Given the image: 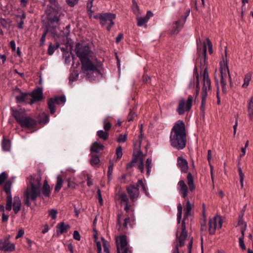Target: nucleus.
I'll return each instance as SVG.
<instances>
[{"label": "nucleus", "instance_id": "nucleus-47", "mask_svg": "<svg viewBox=\"0 0 253 253\" xmlns=\"http://www.w3.org/2000/svg\"><path fill=\"white\" fill-rule=\"evenodd\" d=\"M215 81L216 87V96L217 98V105H220V98L219 96V87L218 84V80L216 77H215Z\"/></svg>", "mask_w": 253, "mask_h": 253}, {"label": "nucleus", "instance_id": "nucleus-35", "mask_svg": "<svg viewBox=\"0 0 253 253\" xmlns=\"http://www.w3.org/2000/svg\"><path fill=\"white\" fill-rule=\"evenodd\" d=\"M190 12V9L189 8L184 13L183 15H182L180 18L177 21H176V24L178 23H181L182 24H185L187 17L189 16Z\"/></svg>", "mask_w": 253, "mask_h": 253}, {"label": "nucleus", "instance_id": "nucleus-25", "mask_svg": "<svg viewBox=\"0 0 253 253\" xmlns=\"http://www.w3.org/2000/svg\"><path fill=\"white\" fill-rule=\"evenodd\" d=\"M173 24L174 25V26L172 27L170 30V34L171 35L178 34L183 28L185 24H182L181 23L176 24L175 21L173 22Z\"/></svg>", "mask_w": 253, "mask_h": 253}, {"label": "nucleus", "instance_id": "nucleus-30", "mask_svg": "<svg viewBox=\"0 0 253 253\" xmlns=\"http://www.w3.org/2000/svg\"><path fill=\"white\" fill-rule=\"evenodd\" d=\"M186 201V207L184 209V216L189 217L191 214L192 206L188 198L185 200Z\"/></svg>", "mask_w": 253, "mask_h": 253}, {"label": "nucleus", "instance_id": "nucleus-51", "mask_svg": "<svg viewBox=\"0 0 253 253\" xmlns=\"http://www.w3.org/2000/svg\"><path fill=\"white\" fill-rule=\"evenodd\" d=\"M136 116V115L135 112L133 110V109H130L127 117V120L128 122L133 121Z\"/></svg>", "mask_w": 253, "mask_h": 253}, {"label": "nucleus", "instance_id": "nucleus-28", "mask_svg": "<svg viewBox=\"0 0 253 253\" xmlns=\"http://www.w3.org/2000/svg\"><path fill=\"white\" fill-rule=\"evenodd\" d=\"M93 0H88L86 4L87 13L90 18H95L94 9H92Z\"/></svg>", "mask_w": 253, "mask_h": 253}, {"label": "nucleus", "instance_id": "nucleus-60", "mask_svg": "<svg viewBox=\"0 0 253 253\" xmlns=\"http://www.w3.org/2000/svg\"><path fill=\"white\" fill-rule=\"evenodd\" d=\"M8 175L5 172H2L0 174V185L4 183V181L7 178Z\"/></svg>", "mask_w": 253, "mask_h": 253}, {"label": "nucleus", "instance_id": "nucleus-11", "mask_svg": "<svg viewBox=\"0 0 253 253\" xmlns=\"http://www.w3.org/2000/svg\"><path fill=\"white\" fill-rule=\"evenodd\" d=\"M127 192L129 194L130 199L132 201L137 199L139 195V189L137 187V184H130L126 187Z\"/></svg>", "mask_w": 253, "mask_h": 253}, {"label": "nucleus", "instance_id": "nucleus-2", "mask_svg": "<svg viewBox=\"0 0 253 253\" xmlns=\"http://www.w3.org/2000/svg\"><path fill=\"white\" fill-rule=\"evenodd\" d=\"M186 128L183 120H179L173 126L169 137L171 146L178 150L183 149L187 142Z\"/></svg>", "mask_w": 253, "mask_h": 253}, {"label": "nucleus", "instance_id": "nucleus-16", "mask_svg": "<svg viewBox=\"0 0 253 253\" xmlns=\"http://www.w3.org/2000/svg\"><path fill=\"white\" fill-rule=\"evenodd\" d=\"M222 56V61H220L219 63L220 65V80L223 79V81H225V78L227 77L226 74V70L227 71V73H228V70H229L228 65V62L227 59H226V61H225L224 57L223 55Z\"/></svg>", "mask_w": 253, "mask_h": 253}, {"label": "nucleus", "instance_id": "nucleus-55", "mask_svg": "<svg viewBox=\"0 0 253 253\" xmlns=\"http://www.w3.org/2000/svg\"><path fill=\"white\" fill-rule=\"evenodd\" d=\"M56 26H49L46 30H48V32L51 33L53 36H55L57 34V31L56 30Z\"/></svg>", "mask_w": 253, "mask_h": 253}, {"label": "nucleus", "instance_id": "nucleus-18", "mask_svg": "<svg viewBox=\"0 0 253 253\" xmlns=\"http://www.w3.org/2000/svg\"><path fill=\"white\" fill-rule=\"evenodd\" d=\"M201 95H202V100H201V106L200 107V116L204 120L205 118V116L206 98L208 96V92L202 91Z\"/></svg>", "mask_w": 253, "mask_h": 253}, {"label": "nucleus", "instance_id": "nucleus-58", "mask_svg": "<svg viewBox=\"0 0 253 253\" xmlns=\"http://www.w3.org/2000/svg\"><path fill=\"white\" fill-rule=\"evenodd\" d=\"M68 182V187L69 188H75L76 187V184L74 182V178L72 177L68 178L67 179Z\"/></svg>", "mask_w": 253, "mask_h": 253}, {"label": "nucleus", "instance_id": "nucleus-40", "mask_svg": "<svg viewBox=\"0 0 253 253\" xmlns=\"http://www.w3.org/2000/svg\"><path fill=\"white\" fill-rule=\"evenodd\" d=\"M251 78L252 74L251 73H248L245 75L244 79V84H242L243 88H247V87L249 85L250 82L251 80Z\"/></svg>", "mask_w": 253, "mask_h": 253}, {"label": "nucleus", "instance_id": "nucleus-7", "mask_svg": "<svg viewBox=\"0 0 253 253\" xmlns=\"http://www.w3.org/2000/svg\"><path fill=\"white\" fill-rule=\"evenodd\" d=\"M193 97L190 95L188 96L186 103L184 98H182L180 99L178 106L176 109V111L179 115H183L185 111H189L192 106Z\"/></svg>", "mask_w": 253, "mask_h": 253}, {"label": "nucleus", "instance_id": "nucleus-4", "mask_svg": "<svg viewBox=\"0 0 253 253\" xmlns=\"http://www.w3.org/2000/svg\"><path fill=\"white\" fill-rule=\"evenodd\" d=\"M11 114L17 122L23 128H35L38 126V121L32 117L26 115L22 111L11 108Z\"/></svg>", "mask_w": 253, "mask_h": 253}, {"label": "nucleus", "instance_id": "nucleus-59", "mask_svg": "<svg viewBox=\"0 0 253 253\" xmlns=\"http://www.w3.org/2000/svg\"><path fill=\"white\" fill-rule=\"evenodd\" d=\"M247 225V223L243 220V214H240L238 217V225L241 226Z\"/></svg>", "mask_w": 253, "mask_h": 253}, {"label": "nucleus", "instance_id": "nucleus-34", "mask_svg": "<svg viewBox=\"0 0 253 253\" xmlns=\"http://www.w3.org/2000/svg\"><path fill=\"white\" fill-rule=\"evenodd\" d=\"M202 214L203 219L201 221V230H203V227L206 228V206L205 204H203L202 205Z\"/></svg>", "mask_w": 253, "mask_h": 253}, {"label": "nucleus", "instance_id": "nucleus-21", "mask_svg": "<svg viewBox=\"0 0 253 253\" xmlns=\"http://www.w3.org/2000/svg\"><path fill=\"white\" fill-rule=\"evenodd\" d=\"M203 84L207 86L208 87V89H211V81L209 78V73H208V68L207 66L205 67L204 70V73L203 75Z\"/></svg>", "mask_w": 253, "mask_h": 253}, {"label": "nucleus", "instance_id": "nucleus-8", "mask_svg": "<svg viewBox=\"0 0 253 253\" xmlns=\"http://www.w3.org/2000/svg\"><path fill=\"white\" fill-rule=\"evenodd\" d=\"M10 235H7L3 239H0V251L11 253L15 250V244L10 242Z\"/></svg>", "mask_w": 253, "mask_h": 253}, {"label": "nucleus", "instance_id": "nucleus-54", "mask_svg": "<svg viewBox=\"0 0 253 253\" xmlns=\"http://www.w3.org/2000/svg\"><path fill=\"white\" fill-rule=\"evenodd\" d=\"M248 111L250 119L253 120V103L248 104Z\"/></svg>", "mask_w": 253, "mask_h": 253}, {"label": "nucleus", "instance_id": "nucleus-14", "mask_svg": "<svg viewBox=\"0 0 253 253\" xmlns=\"http://www.w3.org/2000/svg\"><path fill=\"white\" fill-rule=\"evenodd\" d=\"M177 189L179 194L185 200L187 199L188 187L183 180H180L177 184Z\"/></svg>", "mask_w": 253, "mask_h": 253}, {"label": "nucleus", "instance_id": "nucleus-64", "mask_svg": "<svg viewBox=\"0 0 253 253\" xmlns=\"http://www.w3.org/2000/svg\"><path fill=\"white\" fill-rule=\"evenodd\" d=\"M49 216H51L53 219H55L57 217V211L54 209H51L48 211Z\"/></svg>", "mask_w": 253, "mask_h": 253}, {"label": "nucleus", "instance_id": "nucleus-43", "mask_svg": "<svg viewBox=\"0 0 253 253\" xmlns=\"http://www.w3.org/2000/svg\"><path fill=\"white\" fill-rule=\"evenodd\" d=\"M176 236L177 238H178V241H179L178 246H179L180 247H182L184 246L185 241V240L186 239L188 235L182 236V235H180V236L178 237V231H177V232L176 233Z\"/></svg>", "mask_w": 253, "mask_h": 253}, {"label": "nucleus", "instance_id": "nucleus-12", "mask_svg": "<svg viewBox=\"0 0 253 253\" xmlns=\"http://www.w3.org/2000/svg\"><path fill=\"white\" fill-rule=\"evenodd\" d=\"M31 96L32 97L30 100V104L31 105L35 102L42 101L43 99L42 88L38 87L35 89Z\"/></svg>", "mask_w": 253, "mask_h": 253}, {"label": "nucleus", "instance_id": "nucleus-1", "mask_svg": "<svg viewBox=\"0 0 253 253\" xmlns=\"http://www.w3.org/2000/svg\"><path fill=\"white\" fill-rule=\"evenodd\" d=\"M75 51L81 61L83 72L86 74L88 81L92 82L94 80V77L89 72L93 73L95 71V64L93 62V52L88 45L80 42L76 43Z\"/></svg>", "mask_w": 253, "mask_h": 253}, {"label": "nucleus", "instance_id": "nucleus-39", "mask_svg": "<svg viewBox=\"0 0 253 253\" xmlns=\"http://www.w3.org/2000/svg\"><path fill=\"white\" fill-rule=\"evenodd\" d=\"M97 135L100 138L103 140H107L109 138V134L108 132L105 130H100L97 132Z\"/></svg>", "mask_w": 253, "mask_h": 253}, {"label": "nucleus", "instance_id": "nucleus-22", "mask_svg": "<svg viewBox=\"0 0 253 253\" xmlns=\"http://www.w3.org/2000/svg\"><path fill=\"white\" fill-rule=\"evenodd\" d=\"M247 225L242 226L241 227V236L239 238V244L240 247L243 251L246 250V247L244 243L245 232L247 229Z\"/></svg>", "mask_w": 253, "mask_h": 253}, {"label": "nucleus", "instance_id": "nucleus-10", "mask_svg": "<svg viewBox=\"0 0 253 253\" xmlns=\"http://www.w3.org/2000/svg\"><path fill=\"white\" fill-rule=\"evenodd\" d=\"M197 54L201 58L200 63L202 65V59L203 58L204 65L208 67L207 57V44L205 42L202 44L201 43L197 44Z\"/></svg>", "mask_w": 253, "mask_h": 253}, {"label": "nucleus", "instance_id": "nucleus-38", "mask_svg": "<svg viewBox=\"0 0 253 253\" xmlns=\"http://www.w3.org/2000/svg\"><path fill=\"white\" fill-rule=\"evenodd\" d=\"M63 179L61 175H58L57 177V182L54 189L55 192H58L60 191L62 186Z\"/></svg>", "mask_w": 253, "mask_h": 253}, {"label": "nucleus", "instance_id": "nucleus-13", "mask_svg": "<svg viewBox=\"0 0 253 253\" xmlns=\"http://www.w3.org/2000/svg\"><path fill=\"white\" fill-rule=\"evenodd\" d=\"M16 90L19 93V95H16L15 98L17 102L19 103H27L29 101H30L31 94L27 92H22L19 88H16Z\"/></svg>", "mask_w": 253, "mask_h": 253}, {"label": "nucleus", "instance_id": "nucleus-33", "mask_svg": "<svg viewBox=\"0 0 253 253\" xmlns=\"http://www.w3.org/2000/svg\"><path fill=\"white\" fill-rule=\"evenodd\" d=\"M11 147V143L9 139H7L3 137L2 142V147L4 151H8L10 150Z\"/></svg>", "mask_w": 253, "mask_h": 253}, {"label": "nucleus", "instance_id": "nucleus-57", "mask_svg": "<svg viewBox=\"0 0 253 253\" xmlns=\"http://www.w3.org/2000/svg\"><path fill=\"white\" fill-rule=\"evenodd\" d=\"M220 84L221 86L222 92L223 94H226L227 93V90L226 87V81H223V79L220 80Z\"/></svg>", "mask_w": 253, "mask_h": 253}, {"label": "nucleus", "instance_id": "nucleus-26", "mask_svg": "<svg viewBox=\"0 0 253 253\" xmlns=\"http://www.w3.org/2000/svg\"><path fill=\"white\" fill-rule=\"evenodd\" d=\"M59 15L58 12L53 11L47 15L48 19L51 24L58 23L59 21Z\"/></svg>", "mask_w": 253, "mask_h": 253}, {"label": "nucleus", "instance_id": "nucleus-48", "mask_svg": "<svg viewBox=\"0 0 253 253\" xmlns=\"http://www.w3.org/2000/svg\"><path fill=\"white\" fill-rule=\"evenodd\" d=\"M238 170L239 172V175L240 177V181L241 183V188H243L244 186V174L243 172L242 168H241L240 166H238Z\"/></svg>", "mask_w": 253, "mask_h": 253}, {"label": "nucleus", "instance_id": "nucleus-5", "mask_svg": "<svg viewBox=\"0 0 253 253\" xmlns=\"http://www.w3.org/2000/svg\"><path fill=\"white\" fill-rule=\"evenodd\" d=\"M116 15L111 12L98 13L96 15V19H99L102 27H106L107 32H110L112 27L115 25L114 20Z\"/></svg>", "mask_w": 253, "mask_h": 253}, {"label": "nucleus", "instance_id": "nucleus-27", "mask_svg": "<svg viewBox=\"0 0 253 253\" xmlns=\"http://www.w3.org/2000/svg\"><path fill=\"white\" fill-rule=\"evenodd\" d=\"M187 184L189 186L188 189L193 192L196 188L194 182V176L191 172H188L187 175Z\"/></svg>", "mask_w": 253, "mask_h": 253}, {"label": "nucleus", "instance_id": "nucleus-62", "mask_svg": "<svg viewBox=\"0 0 253 253\" xmlns=\"http://www.w3.org/2000/svg\"><path fill=\"white\" fill-rule=\"evenodd\" d=\"M50 4L55 7L58 8L60 3L62 2L63 0H48Z\"/></svg>", "mask_w": 253, "mask_h": 253}, {"label": "nucleus", "instance_id": "nucleus-49", "mask_svg": "<svg viewBox=\"0 0 253 253\" xmlns=\"http://www.w3.org/2000/svg\"><path fill=\"white\" fill-rule=\"evenodd\" d=\"M152 159L148 158L146 161V167L147 169V172L146 174L147 175L150 174V172L151 171V169L152 168Z\"/></svg>", "mask_w": 253, "mask_h": 253}, {"label": "nucleus", "instance_id": "nucleus-29", "mask_svg": "<svg viewBox=\"0 0 253 253\" xmlns=\"http://www.w3.org/2000/svg\"><path fill=\"white\" fill-rule=\"evenodd\" d=\"M51 191L49 185L48 184L46 180L44 181L43 185L42 188V193L45 197H49L50 195Z\"/></svg>", "mask_w": 253, "mask_h": 253}, {"label": "nucleus", "instance_id": "nucleus-19", "mask_svg": "<svg viewBox=\"0 0 253 253\" xmlns=\"http://www.w3.org/2000/svg\"><path fill=\"white\" fill-rule=\"evenodd\" d=\"M134 151L132 154V160H134V162L136 163L138 160L140 162V158H143L144 155L142 152L141 151L140 148L138 149L136 143L133 144Z\"/></svg>", "mask_w": 253, "mask_h": 253}, {"label": "nucleus", "instance_id": "nucleus-44", "mask_svg": "<svg viewBox=\"0 0 253 253\" xmlns=\"http://www.w3.org/2000/svg\"><path fill=\"white\" fill-rule=\"evenodd\" d=\"M70 55H71L72 60H73V64H74V59L75 58V55L73 54L72 52L69 53L68 51H66V52H64L63 55V57L65 58V62L66 63L70 62Z\"/></svg>", "mask_w": 253, "mask_h": 253}, {"label": "nucleus", "instance_id": "nucleus-17", "mask_svg": "<svg viewBox=\"0 0 253 253\" xmlns=\"http://www.w3.org/2000/svg\"><path fill=\"white\" fill-rule=\"evenodd\" d=\"M177 166L182 173H187L189 169L188 163L186 159L182 157H178L177 159Z\"/></svg>", "mask_w": 253, "mask_h": 253}, {"label": "nucleus", "instance_id": "nucleus-61", "mask_svg": "<svg viewBox=\"0 0 253 253\" xmlns=\"http://www.w3.org/2000/svg\"><path fill=\"white\" fill-rule=\"evenodd\" d=\"M48 33V30H45L43 33L41 39H40V46H42L44 44V42L45 41V38Z\"/></svg>", "mask_w": 253, "mask_h": 253}, {"label": "nucleus", "instance_id": "nucleus-42", "mask_svg": "<svg viewBox=\"0 0 253 253\" xmlns=\"http://www.w3.org/2000/svg\"><path fill=\"white\" fill-rule=\"evenodd\" d=\"M114 168V162L113 160H110L109 161V166L108 167V170L107 171V176L108 179L110 180L112 178V173Z\"/></svg>", "mask_w": 253, "mask_h": 253}, {"label": "nucleus", "instance_id": "nucleus-32", "mask_svg": "<svg viewBox=\"0 0 253 253\" xmlns=\"http://www.w3.org/2000/svg\"><path fill=\"white\" fill-rule=\"evenodd\" d=\"M90 151L91 152L90 163L92 166H94L95 165V142L92 143Z\"/></svg>", "mask_w": 253, "mask_h": 253}, {"label": "nucleus", "instance_id": "nucleus-52", "mask_svg": "<svg viewBox=\"0 0 253 253\" xmlns=\"http://www.w3.org/2000/svg\"><path fill=\"white\" fill-rule=\"evenodd\" d=\"M148 21V20L146 18L145 16L143 17H140L137 19V25L138 27L142 26L144 24H145Z\"/></svg>", "mask_w": 253, "mask_h": 253}, {"label": "nucleus", "instance_id": "nucleus-53", "mask_svg": "<svg viewBox=\"0 0 253 253\" xmlns=\"http://www.w3.org/2000/svg\"><path fill=\"white\" fill-rule=\"evenodd\" d=\"M98 232L96 230V247L97 248V253H102V246L100 241H97Z\"/></svg>", "mask_w": 253, "mask_h": 253}, {"label": "nucleus", "instance_id": "nucleus-41", "mask_svg": "<svg viewBox=\"0 0 253 253\" xmlns=\"http://www.w3.org/2000/svg\"><path fill=\"white\" fill-rule=\"evenodd\" d=\"M137 187L139 189V187H141L142 188L143 192L145 193V194L148 196L149 194L147 191V189L144 184L142 179H139L136 183Z\"/></svg>", "mask_w": 253, "mask_h": 253}, {"label": "nucleus", "instance_id": "nucleus-6", "mask_svg": "<svg viewBox=\"0 0 253 253\" xmlns=\"http://www.w3.org/2000/svg\"><path fill=\"white\" fill-rule=\"evenodd\" d=\"M117 253H132V251L128 247L127 236L121 235L116 239Z\"/></svg>", "mask_w": 253, "mask_h": 253}, {"label": "nucleus", "instance_id": "nucleus-36", "mask_svg": "<svg viewBox=\"0 0 253 253\" xmlns=\"http://www.w3.org/2000/svg\"><path fill=\"white\" fill-rule=\"evenodd\" d=\"M188 218V217H186L185 218V216H183V220L181 221V232L180 235H182V236L188 235V231L186 230V221Z\"/></svg>", "mask_w": 253, "mask_h": 253}, {"label": "nucleus", "instance_id": "nucleus-31", "mask_svg": "<svg viewBox=\"0 0 253 253\" xmlns=\"http://www.w3.org/2000/svg\"><path fill=\"white\" fill-rule=\"evenodd\" d=\"M12 184L11 179H8L5 182L3 186V190L6 195L11 194V188Z\"/></svg>", "mask_w": 253, "mask_h": 253}, {"label": "nucleus", "instance_id": "nucleus-9", "mask_svg": "<svg viewBox=\"0 0 253 253\" xmlns=\"http://www.w3.org/2000/svg\"><path fill=\"white\" fill-rule=\"evenodd\" d=\"M66 97L64 95L56 96L54 98H50L47 101L48 108L50 113L54 114L55 112V104L60 105L64 104L66 102Z\"/></svg>", "mask_w": 253, "mask_h": 253}, {"label": "nucleus", "instance_id": "nucleus-15", "mask_svg": "<svg viewBox=\"0 0 253 253\" xmlns=\"http://www.w3.org/2000/svg\"><path fill=\"white\" fill-rule=\"evenodd\" d=\"M105 79L104 69L103 68V63L99 61L96 58V80H100Z\"/></svg>", "mask_w": 253, "mask_h": 253}, {"label": "nucleus", "instance_id": "nucleus-37", "mask_svg": "<svg viewBox=\"0 0 253 253\" xmlns=\"http://www.w3.org/2000/svg\"><path fill=\"white\" fill-rule=\"evenodd\" d=\"M188 218V217H186L185 218V216H183V220L181 221V232L180 235H182V236L188 235V231L186 230V221Z\"/></svg>", "mask_w": 253, "mask_h": 253}, {"label": "nucleus", "instance_id": "nucleus-46", "mask_svg": "<svg viewBox=\"0 0 253 253\" xmlns=\"http://www.w3.org/2000/svg\"><path fill=\"white\" fill-rule=\"evenodd\" d=\"M182 214V206L180 203L177 205V223H180Z\"/></svg>", "mask_w": 253, "mask_h": 253}, {"label": "nucleus", "instance_id": "nucleus-20", "mask_svg": "<svg viewBox=\"0 0 253 253\" xmlns=\"http://www.w3.org/2000/svg\"><path fill=\"white\" fill-rule=\"evenodd\" d=\"M217 229V218L214 216L212 218H210L209 222V232L211 235L215 233Z\"/></svg>", "mask_w": 253, "mask_h": 253}, {"label": "nucleus", "instance_id": "nucleus-56", "mask_svg": "<svg viewBox=\"0 0 253 253\" xmlns=\"http://www.w3.org/2000/svg\"><path fill=\"white\" fill-rule=\"evenodd\" d=\"M127 140V134L123 135L122 134H119V136L117 138V141L119 143L125 142Z\"/></svg>", "mask_w": 253, "mask_h": 253}, {"label": "nucleus", "instance_id": "nucleus-24", "mask_svg": "<svg viewBox=\"0 0 253 253\" xmlns=\"http://www.w3.org/2000/svg\"><path fill=\"white\" fill-rule=\"evenodd\" d=\"M70 226L68 224H65L64 222H62L59 223L57 225V235L63 234L67 233Z\"/></svg>", "mask_w": 253, "mask_h": 253}, {"label": "nucleus", "instance_id": "nucleus-45", "mask_svg": "<svg viewBox=\"0 0 253 253\" xmlns=\"http://www.w3.org/2000/svg\"><path fill=\"white\" fill-rule=\"evenodd\" d=\"M102 241L103 247L104 248V252L105 253H110V245L109 242L106 241L103 237L101 238Z\"/></svg>", "mask_w": 253, "mask_h": 253}, {"label": "nucleus", "instance_id": "nucleus-50", "mask_svg": "<svg viewBox=\"0 0 253 253\" xmlns=\"http://www.w3.org/2000/svg\"><path fill=\"white\" fill-rule=\"evenodd\" d=\"M116 154L117 155L116 160H119L123 156V149L121 146H119L116 150Z\"/></svg>", "mask_w": 253, "mask_h": 253}, {"label": "nucleus", "instance_id": "nucleus-23", "mask_svg": "<svg viewBox=\"0 0 253 253\" xmlns=\"http://www.w3.org/2000/svg\"><path fill=\"white\" fill-rule=\"evenodd\" d=\"M21 208V201L18 196H15L13 198V210L15 214L18 213Z\"/></svg>", "mask_w": 253, "mask_h": 253}, {"label": "nucleus", "instance_id": "nucleus-63", "mask_svg": "<svg viewBox=\"0 0 253 253\" xmlns=\"http://www.w3.org/2000/svg\"><path fill=\"white\" fill-rule=\"evenodd\" d=\"M206 41L208 46L209 54H211L213 53L212 43L209 38H207Z\"/></svg>", "mask_w": 253, "mask_h": 253}, {"label": "nucleus", "instance_id": "nucleus-3", "mask_svg": "<svg viewBox=\"0 0 253 253\" xmlns=\"http://www.w3.org/2000/svg\"><path fill=\"white\" fill-rule=\"evenodd\" d=\"M41 179L39 175H30L27 178L28 186L24 194V202L25 205L28 207L31 205L30 201H35L41 195Z\"/></svg>", "mask_w": 253, "mask_h": 253}]
</instances>
